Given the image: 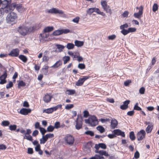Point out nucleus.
Listing matches in <instances>:
<instances>
[{"label":"nucleus","mask_w":159,"mask_h":159,"mask_svg":"<svg viewBox=\"0 0 159 159\" xmlns=\"http://www.w3.org/2000/svg\"><path fill=\"white\" fill-rule=\"evenodd\" d=\"M84 134L87 135H89L91 136H93L94 135V132L91 130L87 131L85 132Z\"/></svg>","instance_id":"nucleus-38"},{"label":"nucleus","mask_w":159,"mask_h":159,"mask_svg":"<svg viewBox=\"0 0 159 159\" xmlns=\"http://www.w3.org/2000/svg\"><path fill=\"white\" fill-rule=\"evenodd\" d=\"M84 82L82 79L81 78H80L78 81L76 82L75 85L77 86H80L83 84Z\"/></svg>","instance_id":"nucleus-28"},{"label":"nucleus","mask_w":159,"mask_h":159,"mask_svg":"<svg viewBox=\"0 0 159 159\" xmlns=\"http://www.w3.org/2000/svg\"><path fill=\"white\" fill-rule=\"evenodd\" d=\"M128 27V25L127 24H125L122 25H121L120 28V29H125V28H127Z\"/></svg>","instance_id":"nucleus-57"},{"label":"nucleus","mask_w":159,"mask_h":159,"mask_svg":"<svg viewBox=\"0 0 159 159\" xmlns=\"http://www.w3.org/2000/svg\"><path fill=\"white\" fill-rule=\"evenodd\" d=\"M101 4L103 8L105 7L107 5V3L106 1H101Z\"/></svg>","instance_id":"nucleus-61"},{"label":"nucleus","mask_w":159,"mask_h":159,"mask_svg":"<svg viewBox=\"0 0 159 159\" xmlns=\"http://www.w3.org/2000/svg\"><path fill=\"white\" fill-rule=\"evenodd\" d=\"M139 152L137 151L134 153V157L136 159H138L139 157Z\"/></svg>","instance_id":"nucleus-54"},{"label":"nucleus","mask_w":159,"mask_h":159,"mask_svg":"<svg viewBox=\"0 0 159 159\" xmlns=\"http://www.w3.org/2000/svg\"><path fill=\"white\" fill-rule=\"evenodd\" d=\"M7 71L6 70L4 73L0 76V79H6V78L7 77Z\"/></svg>","instance_id":"nucleus-30"},{"label":"nucleus","mask_w":159,"mask_h":159,"mask_svg":"<svg viewBox=\"0 0 159 159\" xmlns=\"http://www.w3.org/2000/svg\"><path fill=\"white\" fill-rule=\"evenodd\" d=\"M83 113H84V117L86 118V117H88L89 115V112L87 110H85L84 111Z\"/></svg>","instance_id":"nucleus-55"},{"label":"nucleus","mask_w":159,"mask_h":159,"mask_svg":"<svg viewBox=\"0 0 159 159\" xmlns=\"http://www.w3.org/2000/svg\"><path fill=\"white\" fill-rule=\"evenodd\" d=\"M52 97L50 94L47 93L43 97V100L45 103H48L51 100Z\"/></svg>","instance_id":"nucleus-15"},{"label":"nucleus","mask_w":159,"mask_h":159,"mask_svg":"<svg viewBox=\"0 0 159 159\" xmlns=\"http://www.w3.org/2000/svg\"><path fill=\"white\" fill-rule=\"evenodd\" d=\"M7 1V2H8ZM7 3V1L6 0L4 1L2 4H5L4 7V8H0V17H2V16L4 14H7L9 12V9H8V7H7V5H6V4Z\"/></svg>","instance_id":"nucleus-5"},{"label":"nucleus","mask_w":159,"mask_h":159,"mask_svg":"<svg viewBox=\"0 0 159 159\" xmlns=\"http://www.w3.org/2000/svg\"><path fill=\"white\" fill-rule=\"evenodd\" d=\"M129 137L132 141H133L135 139L136 137L134 135V132L133 131H131L130 132Z\"/></svg>","instance_id":"nucleus-24"},{"label":"nucleus","mask_w":159,"mask_h":159,"mask_svg":"<svg viewBox=\"0 0 159 159\" xmlns=\"http://www.w3.org/2000/svg\"><path fill=\"white\" fill-rule=\"evenodd\" d=\"M145 134L146 133L144 130H141L138 132L136 136L138 140L140 141L142 140L145 137Z\"/></svg>","instance_id":"nucleus-9"},{"label":"nucleus","mask_w":159,"mask_h":159,"mask_svg":"<svg viewBox=\"0 0 159 159\" xmlns=\"http://www.w3.org/2000/svg\"><path fill=\"white\" fill-rule=\"evenodd\" d=\"M36 29L34 27L31 26L28 28L24 25H22L20 26L18 28V31L21 35L25 36L28 32H32L33 30Z\"/></svg>","instance_id":"nucleus-2"},{"label":"nucleus","mask_w":159,"mask_h":159,"mask_svg":"<svg viewBox=\"0 0 159 159\" xmlns=\"http://www.w3.org/2000/svg\"><path fill=\"white\" fill-rule=\"evenodd\" d=\"M70 32V30L67 29L56 30L52 33V35L54 36H57L63 33L66 34Z\"/></svg>","instance_id":"nucleus-6"},{"label":"nucleus","mask_w":159,"mask_h":159,"mask_svg":"<svg viewBox=\"0 0 159 159\" xmlns=\"http://www.w3.org/2000/svg\"><path fill=\"white\" fill-rule=\"evenodd\" d=\"M31 112V110L30 109L25 108H22L20 111V113L23 115H26Z\"/></svg>","instance_id":"nucleus-16"},{"label":"nucleus","mask_w":159,"mask_h":159,"mask_svg":"<svg viewBox=\"0 0 159 159\" xmlns=\"http://www.w3.org/2000/svg\"><path fill=\"white\" fill-rule=\"evenodd\" d=\"M95 152L98 153L102 155H104L106 157H108L109 156L108 153L106 151L103 150L95 151Z\"/></svg>","instance_id":"nucleus-18"},{"label":"nucleus","mask_w":159,"mask_h":159,"mask_svg":"<svg viewBox=\"0 0 159 159\" xmlns=\"http://www.w3.org/2000/svg\"><path fill=\"white\" fill-rule=\"evenodd\" d=\"M75 45L76 46L80 47L84 45V42L83 41H81L76 40L75 42Z\"/></svg>","instance_id":"nucleus-23"},{"label":"nucleus","mask_w":159,"mask_h":159,"mask_svg":"<svg viewBox=\"0 0 159 159\" xmlns=\"http://www.w3.org/2000/svg\"><path fill=\"white\" fill-rule=\"evenodd\" d=\"M158 6L157 4L154 3L152 7V11L154 12L156 11L158 9Z\"/></svg>","instance_id":"nucleus-47"},{"label":"nucleus","mask_w":159,"mask_h":159,"mask_svg":"<svg viewBox=\"0 0 159 159\" xmlns=\"http://www.w3.org/2000/svg\"><path fill=\"white\" fill-rule=\"evenodd\" d=\"M90 120L91 126H94L98 124V119L95 116H93L90 117Z\"/></svg>","instance_id":"nucleus-11"},{"label":"nucleus","mask_w":159,"mask_h":159,"mask_svg":"<svg viewBox=\"0 0 159 159\" xmlns=\"http://www.w3.org/2000/svg\"><path fill=\"white\" fill-rule=\"evenodd\" d=\"M152 126H150V125H148L146 129V131L148 133L151 132L152 129Z\"/></svg>","instance_id":"nucleus-42"},{"label":"nucleus","mask_w":159,"mask_h":159,"mask_svg":"<svg viewBox=\"0 0 159 159\" xmlns=\"http://www.w3.org/2000/svg\"><path fill=\"white\" fill-rule=\"evenodd\" d=\"M93 144L91 142H88L86 146V147L90 151V149L92 147Z\"/></svg>","instance_id":"nucleus-39"},{"label":"nucleus","mask_w":159,"mask_h":159,"mask_svg":"<svg viewBox=\"0 0 159 159\" xmlns=\"http://www.w3.org/2000/svg\"><path fill=\"white\" fill-rule=\"evenodd\" d=\"M134 111L133 110L129 111L127 113V115L128 116H132L134 115Z\"/></svg>","instance_id":"nucleus-63"},{"label":"nucleus","mask_w":159,"mask_h":159,"mask_svg":"<svg viewBox=\"0 0 159 159\" xmlns=\"http://www.w3.org/2000/svg\"><path fill=\"white\" fill-rule=\"evenodd\" d=\"M143 7L142 6H141L139 8V11L138 12L134 13V16L138 19H140L141 16L143 14Z\"/></svg>","instance_id":"nucleus-10"},{"label":"nucleus","mask_w":159,"mask_h":159,"mask_svg":"<svg viewBox=\"0 0 159 159\" xmlns=\"http://www.w3.org/2000/svg\"><path fill=\"white\" fill-rule=\"evenodd\" d=\"M56 46L57 47V48L59 50V52H61L65 48V46L63 45L59 44H56Z\"/></svg>","instance_id":"nucleus-25"},{"label":"nucleus","mask_w":159,"mask_h":159,"mask_svg":"<svg viewBox=\"0 0 159 159\" xmlns=\"http://www.w3.org/2000/svg\"><path fill=\"white\" fill-rule=\"evenodd\" d=\"M99 145L100 148L102 149H106L107 148L106 145L104 143H99Z\"/></svg>","instance_id":"nucleus-52"},{"label":"nucleus","mask_w":159,"mask_h":159,"mask_svg":"<svg viewBox=\"0 0 159 159\" xmlns=\"http://www.w3.org/2000/svg\"><path fill=\"white\" fill-rule=\"evenodd\" d=\"M49 13H51L52 14H57L58 13L60 14H63V12L61 10H59L56 8H53L52 9L49 10L48 11Z\"/></svg>","instance_id":"nucleus-12"},{"label":"nucleus","mask_w":159,"mask_h":159,"mask_svg":"<svg viewBox=\"0 0 159 159\" xmlns=\"http://www.w3.org/2000/svg\"><path fill=\"white\" fill-rule=\"evenodd\" d=\"M35 149L36 151L38 152L40 149V145L39 144H38L35 147Z\"/></svg>","instance_id":"nucleus-62"},{"label":"nucleus","mask_w":159,"mask_h":159,"mask_svg":"<svg viewBox=\"0 0 159 159\" xmlns=\"http://www.w3.org/2000/svg\"><path fill=\"white\" fill-rule=\"evenodd\" d=\"M80 18L79 17H76L72 20V21L75 23H78L79 20Z\"/></svg>","instance_id":"nucleus-58"},{"label":"nucleus","mask_w":159,"mask_h":159,"mask_svg":"<svg viewBox=\"0 0 159 159\" xmlns=\"http://www.w3.org/2000/svg\"><path fill=\"white\" fill-rule=\"evenodd\" d=\"M39 130L42 136H44V134L47 132V130H46L44 128L40 127L39 128Z\"/></svg>","instance_id":"nucleus-36"},{"label":"nucleus","mask_w":159,"mask_h":159,"mask_svg":"<svg viewBox=\"0 0 159 159\" xmlns=\"http://www.w3.org/2000/svg\"><path fill=\"white\" fill-rule=\"evenodd\" d=\"M70 58L69 56H65L63 57L64 64H66L70 60Z\"/></svg>","instance_id":"nucleus-37"},{"label":"nucleus","mask_w":159,"mask_h":159,"mask_svg":"<svg viewBox=\"0 0 159 159\" xmlns=\"http://www.w3.org/2000/svg\"><path fill=\"white\" fill-rule=\"evenodd\" d=\"M134 109L137 111H141V110L142 109L140 107L138 106V103L137 102L134 105Z\"/></svg>","instance_id":"nucleus-44"},{"label":"nucleus","mask_w":159,"mask_h":159,"mask_svg":"<svg viewBox=\"0 0 159 159\" xmlns=\"http://www.w3.org/2000/svg\"><path fill=\"white\" fill-rule=\"evenodd\" d=\"M60 124L59 122L57 121L55 123L54 125L53 126L54 128L58 129L60 127Z\"/></svg>","instance_id":"nucleus-50"},{"label":"nucleus","mask_w":159,"mask_h":159,"mask_svg":"<svg viewBox=\"0 0 159 159\" xmlns=\"http://www.w3.org/2000/svg\"><path fill=\"white\" fill-rule=\"evenodd\" d=\"M13 85L12 82L10 81L9 82V84H7L6 87L7 89H9L12 87L13 86Z\"/></svg>","instance_id":"nucleus-48"},{"label":"nucleus","mask_w":159,"mask_h":159,"mask_svg":"<svg viewBox=\"0 0 159 159\" xmlns=\"http://www.w3.org/2000/svg\"><path fill=\"white\" fill-rule=\"evenodd\" d=\"M54 129L55 128L53 126H52L51 125H50L47 129V131L48 132H52L54 130Z\"/></svg>","instance_id":"nucleus-35"},{"label":"nucleus","mask_w":159,"mask_h":159,"mask_svg":"<svg viewBox=\"0 0 159 159\" xmlns=\"http://www.w3.org/2000/svg\"><path fill=\"white\" fill-rule=\"evenodd\" d=\"M19 57L24 63L26 62L28 60L27 57L23 55H20Z\"/></svg>","instance_id":"nucleus-22"},{"label":"nucleus","mask_w":159,"mask_h":159,"mask_svg":"<svg viewBox=\"0 0 159 159\" xmlns=\"http://www.w3.org/2000/svg\"><path fill=\"white\" fill-rule=\"evenodd\" d=\"M16 8L17 10L20 12L21 13L24 11V8L21 4H16V3H10L8 7L9 9V12L11 11H13Z\"/></svg>","instance_id":"nucleus-3"},{"label":"nucleus","mask_w":159,"mask_h":159,"mask_svg":"<svg viewBox=\"0 0 159 159\" xmlns=\"http://www.w3.org/2000/svg\"><path fill=\"white\" fill-rule=\"evenodd\" d=\"M121 33L122 34L124 35H127L129 33L128 30H125V29H121Z\"/></svg>","instance_id":"nucleus-49"},{"label":"nucleus","mask_w":159,"mask_h":159,"mask_svg":"<svg viewBox=\"0 0 159 159\" xmlns=\"http://www.w3.org/2000/svg\"><path fill=\"white\" fill-rule=\"evenodd\" d=\"M104 10L107 13H109L110 14L111 13V9L110 7L108 5L106 6L105 7L103 8Z\"/></svg>","instance_id":"nucleus-26"},{"label":"nucleus","mask_w":159,"mask_h":159,"mask_svg":"<svg viewBox=\"0 0 159 159\" xmlns=\"http://www.w3.org/2000/svg\"><path fill=\"white\" fill-rule=\"evenodd\" d=\"M118 124L117 121L115 119H112L111 120V129H114L116 128Z\"/></svg>","instance_id":"nucleus-17"},{"label":"nucleus","mask_w":159,"mask_h":159,"mask_svg":"<svg viewBox=\"0 0 159 159\" xmlns=\"http://www.w3.org/2000/svg\"><path fill=\"white\" fill-rule=\"evenodd\" d=\"M19 53V50L17 48L13 49L9 54V55L12 57H17Z\"/></svg>","instance_id":"nucleus-13"},{"label":"nucleus","mask_w":159,"mask_h":159,"mask_svg":"<svg viewBox=\"0 0 159 159\" xmlns=\"http://www.w3.org/2000/svg\"><path fill=\"white\" fill-rule=\"evenodd\" d=\"M116 37V36L115 34H113L108 36V38L110 40H113Z\"/></svg>","instance_id":"nucleus-60"},{"label":"nucleus","mask_w":159,"mask_h":159,"mask_svg":"<svg viewBox=\"0 0 159 159\" xmlns=\"http://www.w3.org/2000/svg\"><path fill=\"white\" fill-rule=\"evenodd\" d=\"M64 140L69 145H72L74 142V138L71 135H68L64 137Z\"/></svg>","instance_id":"nucleus-7"},{"label":"nucleus","mask_w":159,"mask_h":159,"mask_svg":"<svg viewBox=\"0 0 159 159\" xmlns=\"http://www.w3.org/2000/svg\"><path fill=\"white\" fill-rule=\"evenodd\" d=\"M53 112V110L52 108H49L46 109L44 110L43 112H45L48 114L51 113Z\"/></svg>","instance_id":"nucleus-32"},{"label":"nucleus","mask_w":159,"mask_h":159,"mask_svg":"<svg viewBox=\"0 0 159 159\" xmlns=\"http://www.w3.org/2000/svg\"><path fill=\"white\" fill-rule=\"evenodd\" d=\"M97 12L98 14L103 15V14H104L103 12H101L100 11L99 9L98 8H90L87 11V12L88 14H91L93 12Z\"/></svg>","instance_id":"nucleus-8"},{"label":"nucleus","mask_w":159,"mask_h":159,"mask_svg":"<svg viewBox=\"0 0 159 159\" xmlns=\"http://www.w3.org/2000/svg\"><path fill=\"white\" fill-rule=\"evenodd\" d=\"M26 85L25 82H24L23 80H20L19 81V83H18V88H20V86H25Z\"/></svg>","instance_id":"nucleus-43"},{"label":"nucleus","mask_w":159,"mask_h":159,"mask_svg":"<svg viewBox=\"0 0 159 159\" xmlns=\"http://www.w3.org/2000/svg\"><path fill=\"white\" fill-rule=\"evenodd\" d=\"M75 93V91L73 89H68L66 91V93L68 95H71Z\"/></svg>","instance_id":"nucleus-31"},{"label":"nucleus","mask_w":159,"mask_h":159,"mask_svg":"<svg viewBox=\"0 0 159 159\" xmlns=\"http://www.w3.org/2000/svg\"><path fill=\"white\" fill-rule=\"evenodd\" d=\"M17 126L16 125H10L9 126V129L11 131H15L17 128Z\"/></svg>","instance_id":"nucleus-34"},{"label":"nucleus","mask_w":159,"mask_h":159,"mask_svg":"<svg viewBox=\"0 0 159 159\" xmlns=\"http://www.w3.org/2000/svg\"><path fill=\"white\" fill-rule=\"evenodd\" d=\"M46 139L45 138L44 136H42V138L40 139V144H44L47 141Z\"/></svg>","instance_id":"nucleus-41"},{"label":"nucleus","mask_w":159,"mask_h":159,"mask_svg":"<svg viewBox=\"0 0 159 159\" xmlns=\"http://www.w3.org/2000/svg\"><path fill=\"white\" fill-rule=\"evenodd\" d=\"M54 30L53 26H47L45 27L44 29V32L47 33L52 31Z\"/></svg>","instance_id":"nucleus-20"},{"label":"nucleus","mask_w":159,"mask_h":159,"mask_svg":"<svg viewBox=\"0 0 159 159\" xmlns=\"http://www.w3.org/2000/svg\"><path fill=\"white\" fill-rule=\"evenodd\" d=\"M54 134H48L44 135L45 138L47 140L49 138H52L54 137Z\"/></svg>","instance_id":"nucleus-33"},{"label":"nucleus","mask_w":159,"mask_h":159,"mask_svg":"<svg viewBox=\"0 0 159 159\" xmlns=\"http://www.w3.org/2000/svg\"><path fill=\"white\" fill-rule=\"evenodd\" d=\"M62 64V61L59 60L57 61L54 65L51 66V67L54 68H57L59 67Z\"/></svg>","instance_id":"nucleus-19"},{"label":"nucleus","mask_w":159,"mask_h":159,"mask_svg":"<svg viewBox=\"0 0 159 159\" xmlns=\"http://www.w3.org/2000/svg\"><path fill=\"white\" fill-rule=\"evenodd\" d=\"M27 153L30 154H32L33 153V148H28L27 150Z\"/></svg>","instance_id":"nucleus-53"},{"label":"nucleus","mask_w":159,"mask_h":159,"mask_svg":"<svg viewBox=\"0 0 159 159\" xmlns=\"http://www.w3.org/2000/svg\"><path fill=\"white\" fill-rule=\"evenodd\" d=\"M113 132L115 135L121 136L123 137H125V132L121 131L119 129H114Z\"/></svg>","instance_id":"nucleus-14"},{"label":"nucleus","mask_w":159,"mask_h":159,"mask_svg":"<svg viewBox=\"0 0 159 159\" xmlns=\"http://www.w3.org/2000/svg\"><path fill=\"white\" fill-rule=\"evenodd\" d=\"M129 33L135 32L136 30V29L135 28L130 27L128 29Z\"/></svg>","instance_id":"nucleus-51"},{"label":"nucleus","mask_w":159,"mask_h":159,"mask_svg":"<svg viewBox=\"0 0 159 159\" xmlns=\"http://www.w3.org/2000/svg\"><path fill=\"white\" fill-rule=\"evenodd\" d=\"M39 133V131L37 130H34L32 133V135L34 137L36 136Z\"/></svg>","instance_id":"nucleus-64"},{"label":"nucleus","mask_w":159,"mask_h":159,"mask_svg":"<svg viewBox=\"0 0 159 159\" xmlns=\"http://www.w3.org/2000/svg\"><path fill=\"white\" fill-rule=\"evenodd\" d=\"M7 15L6 20L7 23L12 25L17 22L18 16L16 13L10 11Z\"/></svg>","instance_id":"nucleus-1"},{"label":"nucleus","mask_w":159,"mask_h":159,"mask_svg":"<svg viewBox=\"0 0 159 159\" xmlns=\"http://www.w3.org/2000/svg\"><path fill=\"white\" fill-rule=\"evenodd\" d=\"M99 131L100 133H102L105 131V128L101 125H99L96 128Z\"/></svg>","instance_id":"nucleus-21"},{"label":"nucleus","mask_w":159,"mask_h":159,"mask_svg":"<svg viewBox=\"0 0 159 159\" xmlns=\"http://www.w3.org/2000/svg\"><path fill=\"white\" fill-rule=\"evenodd\" d=\"M145 91V88L143 87H142L139 89V93L141 94H144Z\"/></svg>","instance_id":"nucleus-56"},{"label":"nucleus","mask_w":159,"mask_h":159,"mask_svg":"<svg viewBox=\"0 0 159 159\" xmlns=\"http://www.w3.org/2000/svg\"><path fill=\"white\" fill-rule=\"evenodd\" d=\"M128 14L129 12L127 11H125L122 14V16L124 17H127Z\"/></svg>","instance_id":"nucleus-59"},{"label":"nucleus","mask_w":159,"mask_h":159,"mask_svg":"<svg viewBox=\"0 0 159 159\" xmlns=\"http://www.w3.org/2000/svg\"><path fill=\"white\" fill-rule=\"evenodd\" d=\"M24 139L31 141H32L33 140L32 137L30 134L25 135L24 136Z\"/></svg>","instance_id":"nucleus-29"},{"label":"nucleus","mask_w":159,"mask_h":159,"mask_svg":"<svg viewBox=\"0 0 159 159\" xmlns=\"http://www.w3.org/2000/svg\"><path fill=\"white\" fill-rule=\"evenodd\" d=\"M10 124V122L7 120H4L2 122L1 125L4 126L9 125Z\"/></svg>","instance_id":"nucleus-40"},{"label":"nucleus","mask_w":159,"mask_h":159,"mask_svg":"<svg viewBox=\"0 0 159 159\" xmlns=\"http://www.w3.org/2000/svg\"><path fill=\"white\" fill-rule=\"evenodd\" d=\"M75 45L74 44L71 43H68L66 46V47L68 49H71L74 47Z\"/></svg>","instance_id":"nucleus-27"},{"label":"nucleus","mask_w":159,"mask_h":159,"mask_svg":"<svg viewBox=\"0 0 159 159\" xmlns=\"http://www.w3.org/2000/svg\"><path fill=\"white\" fill-rule=\"evenodd\" d=\"M78 67L80 69L82 70L85 68V66L84 64L83 63H79L78 65Z\"/></svg>","instance_id":"nucleus-45"},{"label":"nucleus","mask_w":159,"mask_h":159,"mask_svg":"<svg viewBox=\"0 0 159 159\" xmlns=\"http://www.w3.org/2000/svg\"><path fill=\"white\" fill-rule=\"evenodd\" d=\"M83 117L81 115L77 116V118L75 120L76 125L75 126L76 129L79 130L82 128V126Z\"/></svg>","instance_id":"nucleus-4"},{"label":"nucleus","mask_w":159,"mask_h":159,"mask_svg":"<svg viewBox=\"0 0 159 159\" xmlns=\"http://www.w3.org/2000/svg\"><path fill=\"white\" fill-rule=\"evenodd\" d=\"M74 107V105L73 104H67L65 107V108L66 110H69L72 108Z\"/></svg>","instance_id":"nucleus-46"}]
</instances>
